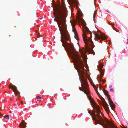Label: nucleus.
Masks as SVG:
<instances>
[{"label": "nucleus", "mask_w": 128, "mask_h": 128, "mask_svg": "<svg viewBox=\"0 0 128 128\" xmlns=\"http://www.w3.org/2000/svg\"><path fill=\"white\" fill-rule=\"evenodd\" d=\"M85 32L88 33L89 32H90L88 28L86 26H84L83 29V32L84 34L83 38L85 44L86 45H87L86 47V48L88 51L91 50L93 48V47L92 46H91V48H91L90 47V46L88 45L87 42H90L91 43V44H93V42L90 38L87 37L86 34Z\"/></svg>", "instance_id": "4"}, {"label": "nucleus", "mask_w": 128, "mask_h": 128, "mask_svg": "<svg viewBox=\"0 0 128 128\" xmlns=\"http://www.w3.org/2000/svg\"><path fill=\"white\" fill-rule=\"evenodd\" d=\"M4 118L5 119H9V116L8 115H6L4 116Z\"/></svg>", "instance_id": "16"}, {"label": "nucleus", "mask_w": 128, "mask_h": 128, "mask_svg": "<svg viewBox=\"0 0 128 128\" xmlns=\"http://www.w3.org/2000/svg\"><path fill=\"white\" fill-rule=\"evenodd\" d=\"M75 36V38L77 40H79V38L78 37V35L77 33L74 34Z\"/></svg>", "instance_id": "14"}, {"label": "nucleus", "mask_w": 128, "mask_h": 128, "mask_svg": "<svg viewBox=\"0 0 128 128\" xmlns=\"http://www.w3.org/2000/svg\"><path fill=\"white\" fill-rule=\"evenodd\" d=\"M101 114H102V113H101Z\"/></svg>", "instance_id": "27"}, {"label": "nucleus", "mask_w": 128, "mask_h": 128, "mask_svg": "<svg viewBox=\"0 0 128 128\" xmlns=\"http://www.w3.org/2000/svg\"><path fill=\"white\" fill-rule=\"evenodd\" d=\"M94 33L95 38L97 39L98 41L100 40H104L102 36H100L99 34L96 32H94Z\"/></svg>", "instance_id": "8"}, {"label": "nucleus", "mask_w": 128, "mask_h": 128, "mask_svg": "<svg viewBox=\"0 0 128 128\" xmlns=\"http://www.w3.org/2000/svg\"><path fill=\"white\" fill-rule=\"evenodd\" d=\"M10 85H12V86H9V87L10 88H11L16 94L17 95L20 94L19 92L18 91H17V89L16 86L12 84L11 83L10 84Z\"/></svg>", "instance_id": "7"}, {"label": "nucleus", "mask_w": 128, "mask_h": 128, "mask_svg": "<svg viewBox=\"0 0 128 128\" xmlns=\"http://www.w3.org/2000/svg\"><path fill=\"white\" fill-rule=\"evenodd\" d=\"M42 18H40V19H42Z\"/></svg>", "instance_id": "24"}, {"label": "nucleus", "mask_w": 128, "mask_h": 128, "mask_svg": "<svg viewBox=\"0 0 128 128\" xmlns=\"http://www.w3.org/2000/svg\"><path fill=\"white\" fill-rule=\"evenodd\" d=\"M96 90V92L98 95V96L100 97L101 96L100 95L99 93L98 92V91L97 90Z\"/></svg>", "instance_id": "18"}, {"label": "nucleus", "mask_w": 128, "mask_h": 128, "mask_svg": "<svg viewBox=\"0 0 128 128\" xmlns=\"http://www.w3.org/2000/svg\"><path fill=\"white\" fill-rule=\"evenodd\" d=\"M68 45L70 53L72 56L74 60L77 64L78 68V71L80 74H82L84 73V65L83 62H84L85 63L86 62V56L84 51L81 50H80L82 56L81 57L78 55V52L76 50L73 44H71Z\"/></svg>", "instance_id": "3"}, {"label": "nucleus", "mask_w": 128, "mask_h": 128, "mask_svg": "<svg viewBox=\"0 0 128 128\" xmlns=\"http://www.w3.org/2000/svg\"><path fill=\"white\" fill-rule=\"evenodd\" d=\"M0 109H1V108H0Z\"/></svg>", "instance_id": "28"}, {"label": "nucleus", "mask_w": 128, "mask_h": 128, "mask_svg": "<svg viewBox=\"0 0 128 128\" xmlns=\"http://www.w3.org/2000/svg\"><path fill=\"white\" fill-rule=\"evenodd\" d=\"M100 98L102 100V103L100 101V103L99 102V103L100 104H101L103 106L104 108L105 109L107 112H108L109 110V108L108 106L107 105V104L106 102L104 99L101 96H100Z\"/></svg>", "instance_id": "6"}, {"label": "nucleus", "mask_w": 128, "mask_h": 128, "mask_svg": "<svg viewBox=\"0 0 128 128\" xmlns=\"http://www.w3.org/2000/svg\"><path fill=\"white\" fill-rule=\"evenodd\" d=\"M103 92L106 96L108 98V101L109 104L112 109L115 106V105L114 104L113 102L111 100L110 98V96L108 94V92L105 90L103 91Z\"/></svg>", "instance_id": "5"}, {"label": "nucleus", "mask_w": 128, "mask_h": 128, "mask_svg": "<svg viewBox=\"0 0 128 128\" xmlns=\"http://www.w3.org/2000/svg\"><path fill=\"white\" fill-rule=\"evenodd\" d=\"M77 20L78 22L80 23V22L82 23L83 21L84 20L82 18L80 17L78 18L77 19Z\"/></svg>", "instance_id": "13"}, {"label": "nucleus", "mask_w": 128, "mask_h": 128, "mask_svg": "<svg viewBox=\"0 0 128 128\" xmlns=\"http://www.w3.org/2000/svg\"><path fill=\"white\" fill-rule=\"evenodd\" d=\"M79 78L82 87V88H80V90L84 92L87 95L92 106L95 108L96 113L94 112V116L92 118L93 120L95 121V123L96 124H100L103 126L108 127V126L112 128H118L112 122L108 120L107 118H105L103 119L102 117L100 115V112L98 107L96 105L95 101L90 95V93L88 88V86L86 79L83 76L82 77L80 76Z\"/></svg>", "instance_id": "2"}, {"label": "nucleus", "mask_w": 128, "mask_h": 128, "mask_svg": "<svg viewBox=\"0 0 128 128\" xmlns=\"http://www.w3.org/2000/svg\"><path fill=\"white\" fill-rule=\"evenodd\" d=\"M103 80V82L102 81V82H104L105 81H106V80Z\"/></svg>", "instance_id": "22"}, {"label": "nucleus", "mask_w": 128, "mask_h": 128, "mask_svg": "<svg viewBox=\"0 0 128 128\" xmlns=\"http://www.w3.org/2000/svg\"><path fill=\"white\" fill-rule=\"evenodd\" d=\"M11 112V111H10V113Z\"/></svg>", "instance_id": "25"}, {"label": "nucleus", "mask_w": 128, "mask_h": 128, "mask_svg": "<svg viewBox=\"0 0 128 128\" xmlns=\"http://www.w3.org/2000/svg\"><path fill=\"white\" fill-rule=\"evenodd\" d=\"M100 75L101 77L104 75V73L103 71L101 70L100 71Z\"/></svg>", "instance_id": "15"}, {"label": "nucleus", "mask_w": 128, "mask_h": 128, "mask_svg": "<svg viewBox=\"0 0 128 128\" xmlns=\"http://www.w3.org/2000/svg\"><path fill=\"white\" fill-rule=\"evenodd\" d=\"M89 80L91 84H92L95 89H96L95 88L96 87V86L93 82L92 79L91 78H90L89 79Z\"/></svg>", "instance_id": "12"}, {"label": "nucleus", "mask_w": 128, "mask_h": 128, "mask_svg": "<svg viewBox=\"0 0 128 128\" xmlns=\"http://www.w3.org/2000/svg\"><path fill=\"white\" fill-rule=\"evenodd\" d=\"M25 122L24 120L22 121V122L19 124V127L21 128H25L26 126Z\"/></svg>", "instance_id": "10"}, {"label": "nucleus", "mask_w": 128, "mask_h": 128, "mask_svg": "<svg viewBox=\"0 0 128 128\" xmlns=\"http://www.w3.org/2000/svg\"><path fill=\"white\" fill-rule=\"evenodd\" d=\"M89 113L90 114H91L90 113V112H89Z\"/></svg>", "instance_id": "26"}, {"label": "nucleus", "mask_w": 128, "mask_h": 128, "mask_svg": "<svg viewBox=\"0 0 128 128\" xmlns=\"http://www.w3.org/2000/svg\"><path fill=\"white\" fill-rule=\"evenodd\" d=\"M54 8L53 9V14L56 18H54V20L57 23L62 36L61 41L63 44L62 46H64L66 43V42L64 40L70 38L66 23V19L67 15V9L64 4L61 6L58 4L55 5Z\"/></svg>", "instance_id": "1"}, {"label": "nucleus", "mask_w": 128, "mask_h": 128, "mask_svg": "<svg viewBox=\"0 0 128 128\" xmlns=\"http://www.w3.org/2000/svg\"><path fill=\"white\" fill-rule=\"evenodd\" d=\"M110 90L111 92H113L114 91L113 89L112 88H110Z\"/></svg>", "instance_id": "19"}, {"label": "nucleus", "mask_w": 128, "mask_h": 128, "mask_svg": "<svg viewBox=\"0 0 128 128\" xmlns=\"http://www.w3.org/2000/svg\"><path fill=\"white\" fill-rule=\"evenodd\" d=\"M70 2L71 7V9H72V8L74 7V6L75 5H76V7L78 8V3L75 0H71Z\"/></svg>", "instance_id": "9"}, {"label": "nucleus", "mask_w": 128, "mask_h": 128, "mask_svg": "<svg viewBox=\"0 0 128 128\" xmlns=\"http://www.w3.org/2000/svg\"><path fill=\"white\" fill-rule=\"evenodd\" d=\"M21 103H22V104H23V102H21Z\"/></svg>", "instance_id": "23"}, {"label": "nucleus", "mask_w": 128, "mask_h": 128, "mask_svg": "<svg viewBox=\"0 0 128 128\" xmlns=\"http://www.w3.org/2000/svg\"><path fill=\"white\" fill-rule=\"evenodd\" d=\"M42 99V97H40L39 96L38 97V99L37 100L38 101H40V100Z\"/></svg>", "instance_id": "17"}, {"label": "nucleus", "mask_w": 128, "mask_h": 128, "mask_svg": "<svg viewBox=\"0 0 128 128\" xmlns=\"http://www.w3.org/2000/svg\"><path fill=\"white\" fill-rule=\"evenodd\" d=\"M2 108L3 109H2V110H3L4 109V106H2Z\"/></svg>", "instance_id": "21"}, {"label": "nucleus", "mask_w": 128, "mask_h": 128, "mask_svg": "<svg viewBox=\"0 0 128 128\" xmlns=\"http://www.w3.org/2000/svg\"><path fill=\"white\" fill-rule=\"evenodd\" d=\"M71 24L72 26V31L74 32V34H76L77 33L76 32V30L75 29V22H72L71 23Z\"/></svg>", "instance_id": "11"}, {"label": "nucleus", "mask_w": 128, "mask_h": 128, "mask_svg": "<svg viewBox=\"0 0 128 128\" xmlns=\"http://www.w3.org/2000/svg\"><path fill=\"white\" fill-rule=\"evenodd\" d=\"M95 13L94 12V15H93V18H94V20H95Z\"/></svg>", "instance_id": "20"}]
</instances>
